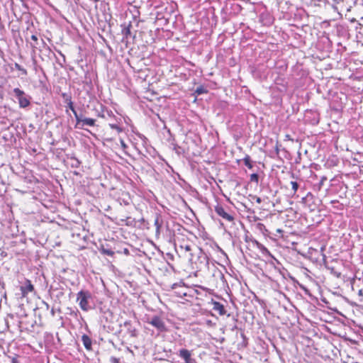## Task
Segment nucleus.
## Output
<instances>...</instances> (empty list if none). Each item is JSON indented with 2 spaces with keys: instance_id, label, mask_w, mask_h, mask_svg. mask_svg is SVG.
<instances>
[{
  "instance_id": "18",
  "label": "nucleus",
  "mask_w": 363,
  "mask_h": 363,
  "mask_svg": "<svg viewBox=\"0 0 363 363\" xmlns=\"http://www.w3.org/2000/svg\"><path fill=\"white\" fill-rule=\"evenodd\" d=\"M250 182L257 184L259 182L258 174H252L250 175Z\"/></svg>"
},
{
  "instance_id": "10",
  "label": "nucleus",
  "mask_w": 363,
  "mask_h": 363,
  "mask_svg": "<svg viewBox=\"0 0 363 363\" xmlns=\"http://www.w3.org/2000/svg\"><path fill=\"white\" fill-rule=\"evenodd\" d=\"M162 211H160V213H161V215L167 214L169 217L174 218L176 217V215L177 214L175 211L171 210L166 206H162Z\"/></svg>"
},
{
  "instance_id": "8",
  "label": "nucleus",
  "mask_w": 363,
  "mask_h": 363,
  "mask_svg": "<svg viewBox=\"0 0 363 363\" xmlns=\"http://www.w3.org/2000/svg\"><path fill=\"white\" fill-rule=\"evenodd\" d=\"M162 217H163V216L161 215V213H156V218L155 220V225L156 227V234L157 235L160 233V228L162 225V222H163Z\"/></svg>"
},
{
  "instance_id": "26",
  "label": "nucleus",
  "mask_w": 363,
  "mask_h": 363,
  "mask_svg": "<svg viewBox=\"0 0 363 363\" xmlns=\"http://www.w3.org/2000/svg\"><path fill=\"white\" fill-rule=\"evenodd\" d=\"M358 295L359 296H363V290L362 289H359V291H358Z\"/></svg>"
},
{
  "instance_id": "13",
  "label": "nucleus",
  "mask_w": 363,
  "mask_h": 363,
  "mask_svg": "<svg viewBox=\"0 0 363 363\" xmlns=\"http://www.w3.org/2000/svg\"><path fill=\"white\" fill-rule=\"evenodd\" d=\"M101 252L102 254L108 255V256H113L114 255V252L113 251H112L110 249H106V248H104V247L101 250Z\"/></svg>"
},
{
  "instance_id": "27",
  "label": "nucleus",
  "mask_w": 363,
  "mask_h": 363,
  "mask_svg": "<svg viewBox=\"0 0 363 363\" xmlns=\"http://www.w3.org/2000/svg\"><path fill=\"white\" fill-rule=\"evenodd\" d=\"M123 252H124V254H125V255H129V250H128V249L125 248V249L123 250Z\"/></svg>"
},
{
  "instance_id": "35",
  "label": "nucleus",
  "mask_w": 363,
  "mask_h": 363,
  "mask_svg": "<svg viewBox=\"0 0 363 363\" xmlns=\"http://www.w3.org/2000/svg\"><path fill=\"white\" fill-rule=\"evenodd\" d=\"M362 19H363V17H362Z\"/></svg>"
},
{
  "instance_id": "5",
  "label": "nucleus",
  "mask_w": 363,
  "mask_h": 363,
  "mask_svg": "<svg viewBox=\"0 0 363 363\" xmlns=\"http://www.w3.org/2000/svg\"><path fill=\"white\" fill-rule=\"evenodd\" d=\"M21 291L22 296L25 297L28 293L34 291V286L30 280L26 279L23 285L21 286Z\"/></svg>"
},
{
  "instance_id": "4",
  "label": "nucleus",
  "mask_w": 363,
  "mask_h": 363,
  "mask_svg": "<svg viewBox=\"0 0 363 363\" xmlns=\"http://www.w3.org/2000/svg\"><path fill=\"white\" fill-rule=\"evenodd\" d=\"M215 211L226 221L231 223L234 221V213L225 209L223 206H215Z\"/></svg>"
},
{
  "instance_id": "28",
  "label": "nucleus",
  "mask_w": 363,
  "mask_h": 363,
  "mask_svg": "<svg viewBox=\"0 0 363 363\" xmlns=\"http://www.w3.org/2000/svg\"><path fill=\"white\" fill-rule=\"evenodd\" d=\"M283 232V230L280 228L277 229V233H278L279 234H282Z\"/></svg>"
},
{
  "instance_id": "31",
  "label": "nucleus",
  "mask_w": 363,
  "mask_h": 363,
  "mask_svg": "<svg viewBox=\"0 0 363 363\" xmlns=\"http://www.w3.org/2000/svg\"><path fill=\"white\" fill-rule=\"evenodd\" d=\"M12 363H18V361L16 360V359L13 358L12 359Z\"/></svg>"
},
{
  "instance_id": "14",
  "label": "nucleus",
  "mask_w": 363,
  "mask_h": 363,
  "mask_svg": "<svg viewBox=\"0 0 363 363\" xmlns=\"http://www.w3.org/2000/svg\"><path fill=\"white\" fill-rule=\"evenodd\" d=\"M244 163L245 164V166H247L249 169H252V164L251 163V160H250V157L249 156H246L245 158H244Z\"/></svg>"
},
{
  "instance_id": "12",
  "label": "nucleus",
  "mask_w": 363,
  "mask_h": 363,
  "mask_svg": "<svg viewBox=\"0 0 363 363\" xmlns=\"http://www.w3.org/2000/svg\"><path fill=\"white\" fill-rule=\"evenodd\" d=\"M179 247L181 249V250H184L185 252L191 251V245L189 244L180 245Z\"/></svg>"
},
{
  "instance_id": "22",
  "label": "nucleus",
  "mask_w": 363,
  "mask_h": 363,
  "mask_svg": "<svg viewBox=\"0 0 363 363\" xmlns=\"http://www.w3.org/2000/svg\"><path fill=\"white\" fill-rule=\"evenodd\" d=\"M67 106L72 112L75 111L72 101L67 103Z\"/></svg>"
},
{
  "instance_id": "6",
  "label": "nucleus",
  "mask_w": 363,
  "mask_h": 363,
  "mask_svg": "<svg viewBox=\"0 0 363 363\" xmlns=\"http://www.w3.org/2000/svg\"><path fill=\"white\" fill-rule=\"evenodd\" d=\"M123 326L126 328L127 333L131 337H136L138 336V331L130 321L124 322Z\"/></svg>"
},
{
  "instance_id": "11",
  "label": "nucleus",
  "mask_w": 363,
  "mask_h": 363,
  "mask_svg": "<svg viewBox=\"0 0 363 363\" xmlns=\"http://www.w3.org/2000/svg\"><path fill=\"white\" fill-rule=\"evenodd\" d=\"M96 120L93 118H84L82 120L81 126L79 125V128L83 129L84 125H89V126H94L95 125Z\"/></svg>"
},
{
  "instance_id": "19",
  "label": "nucleus",
  "mask_w": 363,
  "mask_h": 363,
  "mask_svg": "<svg viewBox=\"0 0 363 363\" xmlns=\"http://www.w3.org/2000/svg\"><path fill=\"white\" fill-rule=\"evenodd\" d=\"M290 185L294 191H296L299 186L298 183L296 182H294V181L290 182Z\"/></svg>"
},
{
  "instance_id": "34",
  "label": "nucleus",
  "mask_w": 363,
  "mask_h": 363,
  "mask_svg": "<svg viewBox=\"0 0 363 363\" xmlns=\"http://www.w3.org/2000/svg\"><path fill=\"white\" fill-rule=\"evenodd\" d=\"M175 286H176V284H174L173 286H172V289H174Z\"/></svg>"
},
{
  "instance_id": "23",
  "label": "nucleus",
  "mask_w": 363,
  "mask_h": 363,
  "mask_svg": "<svg viewBox=\"0 0 363 363\" xmlns=\"http://www.w3.org/2000/svg\"><path fill=\"white\" fill-rule=\"evenodd\" d=\"M121 143V147L123 150H125L126 147H127V145L125 143L124 140H121L120 141Z\"/></svg>"
},
{
  "instance_id": "24",
  "label": "nucleus",
  "mask_w": 363,
  "mask_h": 363,
  "mask_svg": "<svg viewBox=\"0 0 363 363\" xmlns=\"http://www.w3.org/2000/svg\"><path fill=\"white\" fill-rule=\"evenodd\" d=\"M203 92V90L202 88H198L196 89V93H198L199 94H202Z\"/></svg>"
},
{
  "instance_id": "20",
  "label": "nucleus",
  "mask_w": 363,
  "mask_h": 363,
  "mask_svg": "<svg viewBox=\"0 0 363 363\" xmlns=\"http://www.w3.org/2000/svg\"><path fill=\"white\" fill-rule=\"evenodd\" d=\"M62 96L63 99H65V103L67 104L69 101H72V98H71V96L69 94H67L66 93H63L62 94Z\"/></svg>"
},
{
  "instance_id": "32",
  "label": "nucleus",
  "mask_w": 363,
  "mask_h": 363,
  "mask_svg": "<svg viewBox=\"0 0 363 363\" xmlns=\"http://www.w3.org/2000/svg\"><path fill=\"white\" fill-rule=\"evenodd\" d=\"M315 211V208L311 209V210H310V213H312V212H313V211Z\"/></svg>"
},
{
  "instance_id": "9",
  "label": "nucleus",
  "mask_w": 363,
  "mask_h": 363,
  "mask_svg": "<svg viewBox=\"0 0 363 363\" xmlns=\"http://www.w3.org/2000/svg\"><path fill=\"white\" fill-rule=\"evenodd\" d=\"M82 343H83L84 347L87 350H91L92 341H91V338L87 335L84 334L82 336Z\"/></svg>"
},
{
  "instance_id": "3",
  "label": "nucleus",
  "mask_w": 363,
  "mask_h": 363,
  "mask_svg": "<svg viewBox=\"0 0 363 363\" xmlns=\"http://www.w3.org/2000/svg\"><path fill=\"white\" fill-rule=\"evenodd\" d=\"M13 93L14 96L18 100L19 106L21 108H26L30 104L29 98L26 96V94L23 90H21L18 88H15L13 89Z\"/></svg>"
},
{
  "instance_id": "16",
  "label": "nucleus",
  "mask_w": 363,
  "mask_h": 363,
  "mask_svg": "<svg viewBox=\"0 0 363 363\" xmlns=\"http://www.w3.org/2000/svg\"><path fill=\"white\" fill-rule=\"evenodd\" d=\"M256 227L259 231H261L263 233H265V232L268 231L263 223H259L257 224Z\"/></svg>"
},
{
  "instance_id": "1",
  "label": "nucleus",
  "mask_w": 363,
  "mask_h": 363,
  "mask_svg": "<svg viewBox=\"0 0 363 363\" xmlns=\"http://www.w3.org/2000/svg\"><path fill=\"white\" fill-rule=\"evenodd\" d=\"M92 299L91 293L88 291H80L77 294V301L79 302L80 308L84 311H88L92 308L90 301Z\"/></svg>"
},
{
  "instance_id": "15",
  "label": "nucleus",
  "mask_w": 363,
  "mask_h": 363,
  "mask_svg": "<svg viewBox=\"0 0 363 363\" xmlns=\"http://www.w3.org/2000/svg\"><path fill=\"white\" fill-rule=\"evenodd\" d=\"M73 113H74V117H75L76 121H77L76 127H78V128H79V125H80V124H81V123H82V120L83 118H81V117L77 114V111H73Z\"/></svg>"
},
{
  "instance_id": "30",
  "label": "nucleus",
  "mask_w": 363,
  "mask_h": 363,
  "mask_svg": "<svg viewBox=\"0 0 363 363\" xmlns=\"http://www.w3.org/2000/svg\"><path fill=\"white\" fill-rule=\"evenodd\" d=\"M51 314H52V316L55 315V309L54 308L51 309Z\"/></svg>"
},
{
  "instance_id": "21",
  "label": "nucleus",
  "mask_w": 363,
  "mask_h": 363,
  "mask_svg": "<svg viewBox=\"0 0 363 363\" xmlns=\"http://www.w3.org/2000/svg\"><path fill=\"white\" fill-rule=\"evenodd\" d=\"M110 127L112 129L116 130L118 132H121L122 131V129L119 126L116 125V124H110Z\"/></svg>"
},
{
  "instance_id": "7",
  "label": "nucleus",
  "mask_w": 363,
  "mask_h": 363,
  "mask_svg": "<svg viewBox=\"0 0 363 363\" xmlns=\"http://www.w3.org/2000/svg\"><path fill=\"white\" fill-rule=\"evenodd\" d=\"M212 304L213 309L216 311H218L220 315H225L226 313L224 306L220 302L213 301Z\"/></svg>"
},
{
  "instance_id": "17",
  "label": "nucleus",
  "mask_w": 363,
  "mask_h": 363,
  "mask_svg": "<svg viewBox=\"0 0 363 363\" xmlns=\"http://www.w3.org/2000/svg\"><path fill=\"white\" fill-rule=\"evenodd\" d=\"M15 67L21 72V73L23 74V75H27L28 72H27V70L24 68H23L20 65H18V63H16L15 64Z\"/></svg>"
},
{
  "instance_id": "33",
  "label": "nucleus",
  "mask_w": 363,
  "mask_h": 363,
  "mask_svg": "<svg viewBox=\"0 0 363 363\" xmlns=\"http://www.w3.org/2000/svg\"><path fill=\"white\" fill-rule=\"evenodd\" d=\"M46 304V306H47V308H49V305L48 303H45Z\"/></svg>"
},
{
  "instance_id": "2",
  "label": "nucleus",
  "mask_w": 363,
  "mask_h": 363,
  "mask_svg": "<svg viewBox=\"0 0 363 363\" xmlns=\"http://www.w3.org/2000/svg\"><path fill=\"white\" fill-rule=\"evenodd\" d=\"M147 323L152 325L160 333L167 331L164 320L158 315H153L151 318H149Z\"/></svg>"
},
{
  "instance_id": "25",
  "label": "nucleus",
  "mask_w": 363,
  "mask_h": 363,
  "mask_svg": "<svg viewBox=\"0 0 363 363\" xmlns=\"http://www.w3.org/2000/svg\"><path fill=\"white\" fill-rule=\"evenodd\" d=\"M31 39H32L33 40L35 41V42H37V41H38V38H37V36H36V35H31Z\"/></svg>"
},
{
  "instance_id": "29",
  "label": "nucleus",
  "mask_w": 363,
  "mask_h": 363,
  "mask_svg": "<svg viewBox=\"0 0 363 363\" xmlns=\"http://www.w3.org/2000/svg\"><path fill=\"white\" fill-rule=\"evenodd\" d=\"M112 362L113 363H118V360L116 358L114 357V358H112Z\"/></svg>"
}]
</instances>
